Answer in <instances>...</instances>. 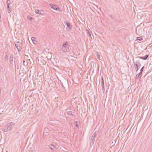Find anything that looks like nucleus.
I'll use <instances>...</instances> for the list:
<instances>
[{"mask_svg":"<svg viewBox=\"0 0 152 152\" xmlns=\"http://www.w3.org/2000/svg\"><path fill=\"white\" fill-rule=\"evenodd\" d=\"M8 56L7 55H6L4 57V60L5 61H7L8 60Z\"/></svg>","mask_w":152,"mask_h":152,"instance_id":"obj_22","label":"nucleus"},{"mask_svg":"<svg viewBox=\"0 0 152 152\" xmlns=\"http://www.w3.org/2000/svg\"><path fill=\"white\" fill-rule=\"evenodd\" d=\"M140 76V78L142 77V75L140 74L139 73H138L136 75L135 77V79L136 80V79H137L138 78H139V77Z\"/></svg>","mask_w":152,"mask_h":152,"instance_id":"obj_14","label":"nucleus"},{"mask_svg":"<svg viewBox=\"0 0 152 152\" xmlns=\"http://www.w3.org/2000/svg\"><path fill=\"white\" fill-rule=\"evenodd\" d=\"M66 26V29L68 32H70L72 29V26L71 24L69 22L65 21L64 22Z\"/></svg>","mask_w":152,"mask_h":152,"instance_id":"obj_2","label":"nucleus"},{"mask_svg":"<svg viewBox=\"0 0 152 152\" xmlns=\"http://www.w3.org/2000/svg\"><path fill=\"white\" fill-rule=\"evenodd\" d=\"M114 21L117 24H118L120 22V21L118 20L117 19H114Z\"/></svg>","mask_w":152,"mask_h":152,"instance_id":"obj_24","label":"nucleus"},{"mask_svg":"<svg viewBox=\"0 0 152 152\" xmlns=\"http://www.w3.org/2000/svg\"><path fill=\"white\" fill-rule=\"evenodd\" d=\"M36 13L39 14L41 15H43L45 14L44 11L43 10H39L38 9H36L35 10Z\"/></svg>","mask_w":152,"mask_h":152,"instance_id":"obj_6","label":"nucleus"},{"mask_svg":"<svg viewBox=\"0 0 152 152\" xmlns=\"http://www.w3.org/2000/svg\"><path fill=\"white\" fill-rule=\"evenodd\" d=\"M15 43H16V44H17V43L19 44L20 43V42L18 41H15Z\"/></svg>","mask_w":152,"mask_h":152,"instance_id":"obj_27","label":"nucleus"},{"mask_svg":"<svg viewBox=\"0 0 152 152\" xmlns=\"http://www.w3.org/2000/svg\"><path fill=\"white\" fill-rule=\"evenodd\" d=\"M14 61V56L12 54H11L10 55V62L11 65L13 64V62Z\"/></svg>","mask_w":152,"mask_h":152,"instance_id":"obj_9","label":"nucleus"},{"mask_svg":"<svg viewBox=\"0 0 152 152\" xmlns=\"http://www.w3.org/2000/svg\"><path fill=\"white\" fill-rule=\"evenodd\" d=\"M97 58H99L100 57V56L99 54H97L96 55Z\"/></svg>","mask_w":152,"mask_h":152,"instance_id":"obj_26","label":"nucleus"},{"mask_svg":"<svg viewBox=\"0 0 152 152\" xmlns=\"http://www.w3.org/2000/svg\"><path fill=\"white\" fill-rule=\"evenodd\" d=\"M110 17L112 19H113V17H112L111 15H110Z\"/></svg>","mask_w":152,"mask_h":152,"instance_id":"obj_31","label":"nucleus"},{"mask_svg":"<svg viewBox=\"0 0 152 152\" xmlns=\"http://www.w3.org/2000/svg\"><path fill=\"white\" fill-rule=\"evenodd\" d=\"M49 5L50 7L53 10L59 12H62L61 10L56 5L50 4Z\"/></svg>","mask_w":152,"mask_h":152,"instance_id":"obj_3","label":"nucleus"},{"mask_svg":"<svg viewBox=\"0 0 152 152\" xmlns=\"http://www.w3.org/2000/svg\"><path fill=\"white\" fill-rule=\"evenodd\" d=\"M32 19V18L29 16V15H28L27 16V19L29 21H31Z\"/></svg>","mask_w":152,"mask_h":152,"instance_id":"obj_21","label":"nucleus"},{"mask_svg":"<svg viewBox=\"0 0 152 152\" xmlns=\"http://www.w3.org/2000/svg\"><path fill=\"white\" fill-rule=\"evenodd\" d=\"M68 110V109H66V110Z\"/></svg>","mask_w":152,"mask_h":152,"instance_id":"obj_35","label":"nucleus"},{"mask_svg":"<svg viewBox=\"0 0 152 152\" xmlns=\"http://www.w3.org/2000/svg\"><path fill=\"white\" fill-rule=\"evenodd\" d=\"M25 62V60H23V64L24 65H25V64H24V63Z\"/></svg>","mask_w":152,"mask_h":152,"instance_id":"obj_32","label":"nucleus"},{"mask_svg":"<svg viewBox=\"0 0 152 152\" xmlns=\"http://www.w3.org/2000/svg\"><path fill=\"white\" fill-rule=\"evenodd\" d=\"M7 12L8 13H10L12 11L11 8L9 5L7 6Z\"/></svg>","mask_w":152,"mask_h":152,"instance_id":"obj_15","label":"nucleus"},{"mask_svg":"<svg viewBox=\"0 0 152 152\" xmlns=\"http://www.w3.org/2000/svg\"><path fill=\"white\" fill-rule=\"evenodd\" d=\"M16 48H17L18 52H20L21 49V48L20 47L19 45H17Z\"/></svg>","mask_w":152,"mask_h":152,"instance_id":"obj_16","label":"nucleus"},{"mask_svg":"<svg viewBox=\"0 0 152 152\" xmlns=\"http://www.w3.org/2000/svg\"><path fill=\"white\" fill-rule=\"evenodd\" d=\"M142 39L140 37H137V39L136 40L137 42H139L142 40Z\"/></svg>","mask_w":152,"mask_h":152,"instance_id":"obj_20","label":"nucleus"},{"mask_svg":"<svg viewBox=\"0 0 152 152\" xmlns=\"http://www.w3.org/2000/svg\"><path fill=\"white\" fill-rule=\"evenodd\" d=\"M35 38L34 37H32L31 38V40L33 42L34 41H35Z\"/></svg>","mask_w":152,"mask_h":152,"instance_id":"obj_25","label":"nucleus"},{"mask_svg":"<svg viewBox=\"0 0 152 152\" xmlns=\"http://www.w3.org/2000/svg\"><path fill=\"white\" fill-rule=\"evenodd\" d=\"M25 56H26V55H25ZM26 56H27V57H28V55H26Z\"/></svg>","mask_w":152,"mask_h":152,"instance_id":"obj_33","label":"nucleus"},{"mask_svg":"<svg viewBox=\"0 0 152 152\" xmlns=\"http://www.w3.org/2000/svg\"><path fill=\"white\" fill-rule=\"evenodd\" d=\"M6 152H7V151H6Z\"/></svg>","mask_w":152,"mask_h":152,"instance_id":"obj_37","label":"nucleus"},{"mask_svg":"<svg viewBox=\"0 0 152 152\" xmlns=\"http://www.w3.org/2000/svg\"><path fill=\"white\" fill-rule=\"evenodd\" d=\"M17 69H19V66L18 65H17Z\"/></svg>","mask_w":152,"mask_h":152,"instance_id":"obj_28","label":"nucleus"},{"mask_svg":"<svg viewBox=\"0 0 152 152\" xmlns=\"http://www.w3.org/2000/svg\"><path fill=\"white\" fill-rule=\"evenodd\" d=\"M61 86H62L64 88V86L63 85V83L61 82Z\"/></svg>","mask_w":152,"mask_h":152,"instance_id":"obj_30","label":"nucleus"},{"mask_svg":"<svg viewBox=\"0 0 152 152\" xmlns=\"http://www.w3.org/2000/svg\"><path fill=\"white\" fill-rule=\"evenodd\" d=\"M77 123H78V122H77V121H75L74 122V124L75 125V127L76 128H78L79 126L77 124Z\"/></svg>","mask_w":152,"mask_h":152,"instance_id":"obj_18","label":"nucleus"},{"mask_svg":"<svg viewBox=\"0 0 152 152\" xmlns=\"http://www.w3.org/2000/svg\"><path fill=\"white\" fill-rule=\"evenodd\" d=\"M68 42H66L64 43L62 45V49L63 52H65L69 50V47L68 46Z\"/></svg>","mask_w":152,"mask_h":152,"instance_id":"obj_4","label":"nucleus"},{"mask_svg":"<svg viewBox=\"0 0 152 152\" xmlns=\"http://www.w3.org/2000/svg\"><path fill=\"white\" fill-rule=\"evenodd\" d=\"M101 86L102 89L103 91H104L105 90L104 82V79L102 77H101Z\"/></svg>","mask_w":152,"mask_h":152,"instance_id":"obj_8","label":"nucleus"},{"mask_svg":"<svg viewBox=\"0 0 152 152\" xmlns=\"http://www.w3.org/2000/svg\"><path fill=\"white\" fill-rule=\"evenodd\" d=\"M144 68V66H143L141 69L140 70V72L139 73H140V74H141V75L142 74V72L143 71Z\"/></svg>","mask_w":152,"mask_h":152,"instance_id":"obj_19","label":"nucleus"},{"mask_svg":"<svg viewBox=\"0 0 152 152\" xmlns=\"http://www.w3.org/2000/svg\"><path fill=\"white\" fill-rule=\"evenodd\" d=\"M90 30L89 29L88 30H86V31H87V35L88 37H90L91 38V31H90Z\"/></svg>","mask_w":152,"mask_h":152,"instance_id":"obj_13","label":"nucleus"},{"mask_svg":"<svg viewBox=\"0 0 152 152\" xmlns=\"http://www.w3.org/2000/svg\"><path fill=\"white\" fill-rule=\"evenodd\" d=\"M137 60L135 62H134V64H137V65H139V67H140L141 66V64L140 62V61L138 59H136Z\"/></svg>","mask_w":152,"mask_h":152,"instance_id":"obj_11","label":"nucleus"},{"mask_svg":"<svg viewBox=\"0 0 152 152\" xmlns=\"http://www.w3.org/2000/svg\"><path fill=\"white\" fill-rule=\"evenodd\" d=\"M49 147L53 151H56L57 148L53 144L50 145H49Z\"/></svg>","mask_w":152,"mask_h":152,"instance_id":"obj_10","label":"nucleus"},{"mask_svg":"<svg viewBox=\"0 0 152 152\" xmlns=\"http://www.w3.org/2000/svg\"><path fill=\"white\" fill-rule=\"evenodd\" d=\"M113 144V142L112 143V144Z\"/></svg>","mask_w":152,"mask_h":152,"instance_id":"obj_34","label":"nucleus"},{"mask_svg":"<svg viewBox=\"0 0 152 152\" xmlns=\"http://www.w3.org/2000/svg\"><path fill=\"white\" fill-rule=\"evenodd\" d=\"M96 136V134H95V133L92 134L91 137V142L90 143V146H91L93 145L94 144L95 139Z\"/></svg>","mask_w":152,"mask_h":152,"instance_id":"obj_5","label":"nucleus"},{"mask_svg":"<svg viewBox=\"0 0 152 152\" xmlns=\"http://www.w3.org/2000/svg\"><path fill=\"white\" fill-rule=\"evenodd\" d=\"M72 112L71 111H67V113L68 115H72V116H74L75 117H76V116L75 115H74L72 114Z\"/></svg>","mask_w":152,"mask_h":152,"instance_id":"obj_17","label":"nucleus"},{"mask_svg":"<svg viewBox=\"0 0 152 152\" xmlns=\"http://www.w3.org/2000/svg\"><path fill=\"white\" fill-rule=\"evenodd\" d=\"M148 55H146L144 56H137L136 58V59L140 58L144 60H146L147 59L148 57Z\"/></svg>","mask_w":152,"mask_h":152,"instance_id":"obj_7","label":"nucleus"},{"mask_svg":"<svg viewBox=\"0 0 152 152\" xmlns=\"http://www.w3.org/2000/svg\"><path fill=\"white\" fill-rule=\"evenodd\" d=\"M15 46L16 47V48L17 47V45H17V44L16 43H15Z\"/></svg>","mask_w":152,"mask_h":152,"instance_id":"obj_29","label":"nucleus"},{"mask_svg":"<svg viewBox=\"0 0 152 152\" xmlns=\"http://www.w3.org/2000/svg\"><path fill=\"white\" fill-rule=\"evenodd\" d=\"M133 61H134V59H133Z\"/></svg>","mask_w":152,"mask_h":152,"instance_id":"obj_36","label":"nucleus"},{"mask_svg":"<svg viewBox=\"0 0 152 152\" xmlns=\"http://www.w3.org/2000/svg\"><path fill=\"white\" fill-rule=\"evenodd\" d=\"M6 3L7 4V6H9L10 4V0H7L6 1Z\"/></svg>","mask_w":152,"mask_h":152,"instance_id":"obj_23","label":"nucleus"},{"mask_svg":"<svg viewBox=\"0 0 152 152\" xmlns=\"http://www.w3.org/2000/svg\"><path fill=\"white\" fill-rule=\"evenodd\" d=\"M134 66H135V69L137 72L140 67H139V65H137V64H135L134 63Z\"/></svg>","mask_w":152,"mask_h":152,"instance_id":"obj_12","label":"nucleus"},{"mask_svg":"<svg viewBox=\"0 0 152 152\" xmlns=\"http://www.w3.org/2000/svg\"><path fill=\"white\" fill-rule=\"evenodd\" d=\"M15 123L13 122L8 123L5 125L4 129H3L2 131L4 132H6L11 130L13 128Z\"/></svg>","mask_w":152,"mask_h":152,"instance_id":"obj_1","label":"nucleus"}]
</instances>
